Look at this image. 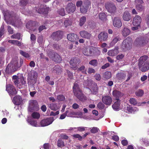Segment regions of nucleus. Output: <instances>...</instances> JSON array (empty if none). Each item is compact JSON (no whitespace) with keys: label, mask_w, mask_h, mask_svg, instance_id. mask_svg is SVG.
<instances>
[{"label":"nucleus","mask_w":149,"mask_h":149,"mask_svg":"<svg viewBox=\"0 0 149 149\" xmlns=\"http://www.w3.org/2000/svg\"><path fill=\"white\" fill-rule=\"evenodd\" d=\"M18 60L17 57H15L13 59L6 68V73L9 74L13 72L21 66L23 63V60L20 59L19 63L18 62Z\"/></svg>","instance_id":"f257e3e1"},{"label":"nucleus","mask_w":149,"mask_h":149,"mask_svg":"<svg viewBox=\"0 0 149 149\" xmlns=\"http://www.w3.org/2000/svg\"><path fill=\"white\" fill-rule=\"evenodd\" d=\"M6 16V19L12 25L18 27L22 24L20 19L18 18L13 12H8Z\"/></svg>","instance_id":"f03ea898"},{"label":"nucleus","mask_w":149,"mask_h":149,"mask_svg":"<svg viewBox=\"0 0 149 149\" xmlns=\"http://www.w3.org/2000/svg\"><path fill=\"white\" fill-rule=\"evenodd\" d=\"M83 84L86 86H89L91 85L92 86L91 89L88 88H86V91L88 92V94L92 93L95 94L98 92V87L96 84L95 83H91V81L88 80L87 81H85Z\"/></svg>","instance_id":"7ed1b4c3"},{"label":"nucleus","mask_w":149,"mask_h":149,"mask_svg":"<svg viewBox=\"0 0 149 149\" xmlns=\"http://www.w3.org/2000/svg\"><path fill=\"white\" fill-rule=\"evenodd\" d=\"M73 88L74 95L79 100L82 102H84L86 100V97L82 94L77 83L74 84Z\"/></svg>","instance_id":"20e7f679"},{"label":"nucleus","mask_w":149,"mask_h":149,"mask_svg":"<svg viewBox=\"0 0 149 149\" xmlns=\"http://www.w3.org/2000/svg\"><path fill=\"white\" fill-rule=\"evenodd\" d=\"M141 22V17L138 15H136L133 18V24L134 26L132 28V30H137L140 27V24Z\"/></svg>","instance_id":"39448f33"},{"label":"nucleus","mask_w":149,"mask_h":149,"mask_svg":"<svg viewBox=\"0 0 149 149\" xmlns=\"http://www.w3.org/2000/svg\"><path fill=\"white\" fill-rule=\"evenodd\" d=\"M47 54L49 57L55 62L59 63L62 61L61 57L57 53L53 52L51 50L48 51Z\"/></svg>","instance_id":"423d86ee"},{"label":"nucleus","mask_w":149,"mask_h":149,"mask_svg":"<svg viewBox=\"0 0 149 149\" xmlns=\"http://www.w3.org/2000/svg\"><path fill=\"white\" fill-rule=\"evenodd\" d=\"M38 109V106L37 102L35 100H31L29 101L28 110L30 112L33 111H37Z\"/></svg>","instance_id":"0eeeda50"},{"label":"nucleus","mask_w":149,"mask_h":149,"mask_svg":"<svg viewBox=\"0 0 149 149\" xmlns=\"http://www.w3.org/2000/svg\"><path fill=\"white\" fill-rule=\"evenodd\" d=\"M132 42V39L130 38H127L123 42L121 47L124 50L128 49L131 46Z\"/></svg>","instance_id":"6e6552de"},{"label":"nucleus","mask_w":149,"mask_h":149,"mask_svg":"<svg viewBox=\"0 0 149 149\" xmlns=\"http://www.w3.org/2000/svg\"><path fill=\"white\" fill-rule=\"evenodd\" d=\"M116 100L117 101L112 106L113 109L115 110H118L120 109L125 108V103L123 102L121 105H120V101L119 98H117Z\"/></svg>","instance_id":"1a4fd4ad"},{"label":"nucleus","mask_w":149,"mask_h":149,"mask_svg":"<svg viewBox=\"0 0 149 149\" xmlns=\"http://www.w3.org/2000/svg\"><path fill=\"white\" fill-rule=\"evenodd\" d=\"M6 90L10 96L15 95L17 93V91L14 87L11 84L6 85Z\"/></svg>","instance_id":"9d476101"},{"label":"nucleus","mask_w":149,"mask_h":149,"mask_svg":"<svg viewBox=\"0 0 149 149\" xmlns=\"http://www.w3.org/2000/svg\"><path fill=\"white\" fill-rule=\"evenodd\" d=\"M37 75L33 73L29 74L28 78V83L29 85H32L36 83Z\"/></svg>","instance_id":"9b49d317"},{"label":"nucleus","mask_w":149,"mask_h":149,"mask_svg":"<svg viewBox=\"0 0 149 149\" xmlns=\"http://www.w3.org/2000/svg\"><path fill=\"white\" fill-rule=\"evenodd\" d=\"M50 10L49 8L47 7L46 6H40V8L38 9V8L36 7V10L38 13L42 14L43 15H46L47 14L48 12Z\"/></svg>","instance_id":"f8f14e48"},{"label":"nucleus","mask_w":149,"mask_h":149,"mask_svg":"<svg viewBox=\"0 0 149 149\" xmlns=\"http://www.w3.org/2000/svg\"><path fill=\"white\" fill-rule=\"evenodd\" d=\"M92 50H93V53H92V51L91 50L90 51V54H88L86 52L87 50L85 49L82 51L83 53L85 55L93 56H98L100 53V51H99L97 48H92Z\"/></svg>","instance_id":"ddd939ff"},{"label":"nucleus","mask_w":149,"mask_h":149,"mask_svg":"<svg viewBox=\"0 0 149 149\" xmlns=\"http://www.w3.org/2000/svg\"><path fill=\"white\" fill-rule=\"evenodd\" d=\"M54 120V118L52 117L44 119L41 121L40 125L42 127L48 126L52 124Z\"/></svg>","instance_id":"4468645a"},{"label":"nucleus","mask_w":149,"mask_h":149,"mask_svg":"<svg viewBox=\"0 0 149 149\" xmlns=\"http://www.w3.org/2000/svg\"><path fill=\"white\" fill-rule=\"evenodd\" d=\"M105 7L108 11L111 13H115L116 10L115 6L112 3H106Z\"/></svg>","instance_id":"2eb2a0df"},{"label":"nucleus","mask_w":149,"mask_h":149,"mask_svg":"<svg viewBox=\"0 0 149 149\" xmlns=\"http://www.w3.org/2000/svg\"><path fill=\"white\" fill-rule=\"evenodd\" d=\"M91 4L90 2L88 1H84L80 8V11L82 13H85L87 12L88 7Z\"/></svg>","instance_id":"dca6fc26"},{"label":"nucleus","mask_w":149,"mask_h":149,"mask_svg":"<svg viewBox=\"0 0 149 149\" xmlns=\"http://www.w3.org/2000/svg\"><path fill=\"white\" fill-rule=\"evenodd\" d=\"M63 33L61 31H57L53 33L51 35V37L56 40L61 39L62 37Z\"/></svg>","instance_id":"f3484780"},{"label":"nucleus","mask_w":149,"mask_h":149,"mask_svg":"<svg viewBox=\"0 0 149 149\" xmlns=\"http://www.w3.org/2000/svg\"><path fill=\"white\" fill-rule=\"evenodd\" d=\"M76 6L74 4L70 3H68L67 5L66 9L68 13H72L75 10Z\"/></svg>","instance_id":"a211bd4d"},{"label":"nucleus","mask_w":149,"mask_h":149,"mask_svg":"<svg viewBox=\"0 0 149 149\" xmlns=\"http://www.w3.org/2000/svg\"><path fill=\"white\" fill-rule=\"evenodd\" d=\"M113 25L116 27H120L122 25L121 20L119 17H115L113 20Z\"/></svg>","instance_id":"6ab92c4d"},{"label":"nucleus","mask_w":149,"mask_h":149,"mask_svg":"<svg viewBox=\"0 0 149 149\" xmlns=\"http://www.w3.org/2000/svg\"><path fill=\"white\" fill-rule=\"evenodd\" d=\"M139 66L140 70L142 72H146L149 69V63L147 62H145L143 65L139 64Z\"/></svg>","instance_id":"aec40b11"},{"label":"nucleus","mask_w":149,"mask_h":149,"mask_svg":"<svg viewBox=\"0 0 149 149\" xmlns=\"http://www.w3.org/2000/svg\"><path fill=\"white\" fill-rule=\"evenodd\" d=\"M135 3L136 4V7L137 9L140 11H142L144 10V7L142 4L143 3L142 0H135Z\"/></svg>","instance_id":"412c9836"},{"label":"nucleus","mask_w":149,"mask_h":149,"mask_svg":"<svg viewBox=\"0 0 149 149\" xmlns=\"http://www.w3.org/2000/svg\"><path fill=\"white\" fill-rule=\"evenodd\" d=\"M102 100L103 102L106 105L111 104L112 102L111 98L109 96L103 97Z\"/></svg>","instance_id":"4be33fe9"},{"label":"nucleus","mask_w":149,"mask_h":149,"mask_svg":"<svg viewBox=\"0 0 149 149\" xmlns=\"http://www.w3.org/2000/svg\"><path fill=\"white\" fill-rule=\"evenodd\" d=\"M80 34L81 37L83 38L89 39L91 37V34L85 31H81L80 32Z\"/></svg>","instance_id":"5701e85b"},{"label":"nucleus","mask_w":149,"mask_h":149,"mask_svg":"<svg viewBox=\"0 0 149 149\" xmlns=\"http://www.w3.org/2000/svg\"><path fill=\"white\" fill-rule=\"evenodd\" d=\"M149 40L148 38H138L136 40L137 43L139 45H142L146 44Z\"/></svg>","instance_id":"b1692460"},{"label":"nucleus","mask_w":149,"mask_h":149,"mask_svg":"<svg viewBox=\"0 0 149 149\" xmlns=\"http://www.w3.org/2000/svg\"><path fill=\"white\" fill-rule=\"evenodd\" d=\"M79 60L76 58H72L70 61V64L72 66L71 68L73 70H76L77 69V65L79 63Z\"/></svg>","instance_id":"393cba45"},{"label":"nucleus","mask_w":149,"mask_h":149,"mask_svg":"<svg viewBox=\"0 0 149 149\" xmlns=\"http://www.w3.org/2000/svg\"><path fill=\"white\" fill-rule=\"evenodd\" d=\"M98 38L101 41H105L108 38V34L105 32H102L99 34Z\"/></svg>","instance_id":"a878e982"},{"label":"nucleus","mask_w":149,"mask_h":149,"mask_svg":"<svg viewBox=\"0 0 149 149\" xmlns=\"http://www.w3.org/2000/svg\"><path fill=\"white\" fill-rule=\"evenodd\" d=\"M122 18L124 20L128 21L131 19V16L128 12L125 11L123 14Z\"/></svg>","instance_id":"bb28decb"},{"label":"nucleus","mask_w":149,"mask_h":149,"mask_svg":"<svg viewBox=\"0 0 149 149\" xmlns=\"http://www.w3.org/2000/svg\"><path fill=\"white\" fill-rule=\"evenodd\" d=\"M67 38L68 40L71 42H74L78 39L77 36L74 34H70L68 35Z\"/></svg>","instance_id":"cd10ccee"},{"label":"nucleus","mask_w":149,"mask_h":149,"mask_svg":"<svg viewBox=\"0 0 149 149\" xmlns=\"http://www.w3.org/2000/svg\"><path fill=\"white\" fill-rule=\"evenodd\" d=\"M22 101V99L19 96H15L13 98V102L14 104L16 105H19Z\"/></svg>","instance_id":"c85d7f7f"},{"label":"nucleus","mask_w":149,"mask_h":149,"mask_svg":"<svg viewBox=\"0 0 149 149\" xmlns=\"http://www.w3.org/2000/svg\"><path fill=\"white\" fill-rule=\"evenodd\" d=\"M119 52L118 48H115L113 49L109 50L108 52V54L110 56H113L117 55Z\"/></svg>","instance_id":"c756f323"},{"label":"nucleus","mask_w":149,"mask_h":149,"mask_svg":"<svg viewBox=\"0 0 149 149\" xmlns=\"http://www.w3.org/2000/svg\"><path fill=\"white\" fill-rule=\"evenodd\" d=\"M130 33V30L126 27L124 28L122 31V35L125 37L129 35Z\"/></svg>","instance_id":"7c9ffc66"},{"label":"nucleus","mask_w":149,"mask_h":149,"mask_svg":"<svg viewBox=\"0 0 149 149\" xmlns=\"http://www.w3.org/2000/svg\"><path fill=\"white\" fill-rule=\"evenodd\" d=\"M148 58V56H144L141 57L139 59V64L140 65H143Z\"/></svg>","instance_id":"2f4dec72"},{"label":"nucleus","mask_w":149,"mask_h":149,"mask_svg":"<svg viewBox=\"0 0 149 149\" xmlns=\"http://www.w3.org/2000/svg\"><path fill=\"white\" fill-rule=\"evenodd\" d=\"M121 40V38L118 37L117 36L114 38L110 43V45L112 46H113L118 41H119Z\"/></svg>","instance_id":"473e14b6"},{"label":"nucleus","mask_w":149,"mask_h":149,"mask_svg":"<svg viewBox=\"0 0 149 149\" xmlns=\"http://www.w3.org/2000/svg\"><path fill=\"white\" fill-rule=\"evenodd\" d=\"M111 76V73L110 72L107 71L103 74V77L104 79H109Z\"/></svg>","instance_id":"72a5a7b5"},{"label":"nucleus","mask_w":149,"mask_h":149,"mask_svg":"<svg viewBox=\"0 0 149 149\" xmlns=\"http://www.w3.org/2000/svg\"><path fill=\"white\" fill-rule=\"evenodd\" d=\"M113 95V96L116 97H120L122 96L123 94L120 91H117L114 90L112 93Z\"/></svg>","instance_id":"f704fd0d"},{"label":"nucleus","mask_w":149,"mask_h":149,"mask_svg":"<svg viewBox=\"0 0 149 149\" xmlns=\"http://www.w3.org/2000/svg\"><path fill=\"white\" fill-rule=\"evenodd\" d=\"M27 121L28 123L33 126L36 127L38 126L37 122L34 120L28 119L27 120Z\"/></svg>","instance_id":"c9c22d12"},{"label":"nucleus","mask_w":149,"mask_h":149,"mask_svg":"<svg viewBox=\"0 0 149 149\" xmlns=\"http://www.w3.org/2000/svg\"><path fill=\"white\" fill-rule=\"evenodd\" d=\"M130 103L133 105H137L138 106L141 105V103H137L136 100L134 98H132L130 99L129 100Z\"/></svg>","instance_id":"e433bc0d"},{"label":"nucleus","mask_w":149,"mask_h":149,"mask_svg":"<svg viewBox=\"0 0 149 149\" xmlns=\"http://www.w3.org/2000/svg\"><path fill=\"white\" fill-rule=\"evenodd\" d=\"M8 42L10 43L16 45L18 46H20L21 45V43L17 40H10L8 41Z\"/></svg>","instance_id":"4c0bfd02"},{"label":"nucleus","mask_w":149,"mask_h":149,"mask_svg":"<svg viewBox=\"0 0 149 149\" xmlns=\"http://www.w3.org/2000/svg\"><path fill=\"white\" fill-rule=\"evenodd\" d=\"M48 106L52 110H56L58 109V108L56 106V105L53 103L48 104Z\"/></svg>","instance_id":"58836bf2"},{"label":"nucleus","mask_w":149,"mask_h":149,"mask_svg":"<svg viewBox=\"0 0 149 149\" xmlns=\"http://www.w3.org/2000/svg\"><path fill=\"white\" fill-rule=\"evenodd\" d=\"M57 146L60 148H62L65 146L64 143L61 139H58L57 142Z\"/></svg>","instance_id":"ea45409f"},{"label":"nucleus","mask_w":149,"mask_h":149,"mask_svg":"<svg viewBox=\"0 0 149 149\" xmlns=\"http://www.w3.org/2000/svg\"><path fill=\"white\" fill-rule=\"evenodd\" d=\"M86 18L85 16H83L81 17L80 19L79 25L82 26L85 23L86 21Z\"/></svg>","instance_id":"a19ab883"},{"label":"nucleus","mask_w":149,"mask_h":149,"mask_svg":"<svg viewBox=\"0 0 149 149\" xmlns=\"http://www.w3.org/2000/svg\"><path fill=\"white\" fill-rule=\"evenodd\" d=\"M31 116L33 118L37 119L39 118L40 116V114L37 112L33 113L32 114Z\"/></svg>","instance_id":"79ce46f5"},{"label":"nucleus","mask_w":149,"mask_h":149,"mask_svg":"<svg viewBox=\"0 0 149 149\" xmlns=\"http://www.w3.org/2000/svg\"><path fill=\"white\" fill-rule=\"evenodd\" d=\"M21 35L19 33H17L16 34H14L11 36L12 39H17L19 40L20 39Z\"/></svg>","instance_id":"37998d69"},{"label":"nucleus","mask_w":149,"mask_h":149,"mask_svg":"<svg viewBox=\"0 0 149 149\" xmlns=\"http://www.w3.org/2000/svg\"><path fill=\"white\" fill-rule=\"evenodd\" d=\"M125 56V54H119L116 56V58L117 60L120 61L124 58Z\"/></svg>","instance_id":"c03bdc74"},{"label":"nucleus","mask_w":149,"mask_h":149,"mask_svg":"<svg viewBox=\"0 0 149 149\" xmlns=\"http://www.w3.org/2000/svg\"><path fill=\"white\" fill-rule=\"evenodd\" d=\"M125 75L123 73H119L117 74V77L119 80L124 79L125 77Z\"/></svg>","instance_id":"a18cd8bd"},{"label":"nucleus","mask_w":149,"mask_h":149,"mask_svg":"<svg viewBox=\"0 0 149 149\" xmlns=\"http://www.w3.org/2000/svg\"><path fill=\"white\" fill-rule=\"evenodd\" d=\"M99 17L101 20H104L106 18V15L104 13H101L99 14Z\"/></svg>","instance_id":"49530a36"},{"label":"nucleus","mask_w":149,"mask_h":149,"mask_svg":"<svg viewBox=\"0 0 149 149\" xmlns=\"http://www.w3.org/2000/svg\"><path fill=\"white\" fill-rule=\"evenodd\" d=\"M89 64L93 66H96L97 65V62L96 60H92L89 62Z\"/></svg>","instance_id":"de8ad7c7"},{"label":"nucleus","mask_w":149,"mask_h":149,"mask_svg":"<svg viewBox=\"0 0 149 149\" xmlns=\"http://www.w3.org/2000/svg\"><path fill=\"white\" fill-rule=\"evenodd\" d=\"M4 27L3 25H2L0 29V39L1 38L2 36L4 34Z\"/></svg>","instance_id":"09e8293b"},{"label":"nucleus","mask_w":149,"mask_h":149,"mask_svg":"<svg viewBox=\"0 0 149 149\" xmlns=\"http://www.w3.org/2000/svg\"><path fill=\"white\" fill-rule=\"evenodd\" d=\"M57 99L59 101H63L65 100V97L63 95L61 94L57 96Z\"/></svg>","instance_id":"8fccbe9b"},{"label":"nucleus","mask_w":149,"mask_h":149,"mask_svg":"<svg viewBox=\"0 0 149 149\" xmlns=\"http://www.w3.org/2000/svg\"><path fill=\"white\" fill-rule=\"evenodd\" d=\"M144 93L143 91L142 90H139L137 91L136 93V95L138 96H141L143 95Z\"/></svg>","instance_id":"3c124183"},{"label":"nucleus","mask_w":149,"mask_h":149,"mask_svg":"<svg viewBox=\"0 0 149 149\" xmlns=\"http://www.w3.org/2000/svg\"><path fill=\"white\" fill-rule=\"evenodd\" d=\"M20 53L26 58H29L30 57L29 54L22 50L20 51Z\"/></svg>","instance_id":"603ef678"},{"label":"nucleus","mask_w":149,"mask_h":149,"mask_svg":"<svg viewBox=\"0 0 149 149\" xmlns=\"http://www.w3.org/2000/svg\"><path fill=\"white\" fill-rule=\"evenodd\" d=\"M99 129L97 127H93L90 130L91 132L92 133H95L98 132Z\"/></svg>","instance_id":"864d4df0"},{"label":"nucleus","mask_w":149,"mask_h":149,"mask_svg":"<svg viewBox=\"0 0 149 149\" xmlns=\"http://www.w3.org/2000/svg\"><path fill=\"white\" fill-rule=\"evenodd\" d=\"M58 13L60 15L63 16L65 15V12L64 8H61L58 10Z\"/></svg>","instance_id":"5fc2aeb1"},{"label":"nucleus","mask_w":149,"mask_h":149,"mask_svg":"<svg viewBox=\"0 0 149 149\" xmlns=\"http://www.w3.org/2000/svg\"><path fill=\"white\" fill-rule=\"evenodd\" d=\"M54 69L56 71V72L57 74L60 73L61 71V68L59 66H56Z\"/></svg>","instance_id":"6e6d98bb"},{"label":"nucleus","mask_w":149,"mask_h":149,"mask_svg":"<svg viewBox=\"0 0 149 149\" xmlns=\"http://www.w3.org/2000/svg\"><path fill=\"white\" fill-rule=\"evenodd\" d=\"M85 67L84 65H82L80 68L78 69V70L82 71V72L85 74H86V70H84Z\"/></svg>","instance_id":"4d7b16f0"},{"label":"nucleus","mask_w":149,"mask_h":149,"mask_svg":"<svg viewBox=\"0 0 149 149\" xmlns=\"http://www.w3.org/2000/svg\"><path fill=\"white\" fill-rule=\"evenodd\" d=\"M32 43H34L36 40V36L33 34H31L30 37Z\"/></svg>","instance_id":"13d9d810"},{"label":"nucleus","mask_w":149,"mask_h":149,"mask_svg":"<svg viewBox=\"0 0 149 149\" xmlns=\"http://www.w3.org/2000/svg\"><path fill=\"white\" fill-rule=\"evenodd\" d=\"M87 128V127H79L77 128H74L77 129V131H79L80 132H83L85 131V128Z\"/></svg>","instance_id":"bf43d9fd"},{"label":"nucleus","mask_w":149,"mask_h":149,"mask_svg":"<svg viewBox=\"0 0 149 149\" xmlns=\"http://www.w3.org/2000/svg\"><path fill=\"white\" fill-rule=\"evenodd\" d=\"M28 0H20V3L22 6H25L27 3Z\"/></svg>","instance_id":"052dcab7"},{"label":"nucleus","mask_w":149,"mask_h":149,"mask_svg":"<svg viewBox=\"0 0 149 149\" xmlns=\"http://www.w3.org/2000/svg\"><path fill=\"white\" fill-rule=\"evenodd\" d=\"M127 105V112L129 113H132V107H130V106L129 105Z\"/></svg>","instance_id":"680f3d73"},{"label":"nucleus","mask_w":149,"mask_h":149,"mask_svg":"<svg viewBox=\"0 0 149 149\" xmlns=\"http://www.w3.org/2000/svg\"><path fill=\"white\" fill-rule=\"evenodd\" d=\"M94 78L97 81L100 80L101 79L100 75L99 74H96L94 76Z\"/></svg>","instance_id":"e2e57ef3"},{"label":"nucleus","mask_w":149,"mask_h":149,"mask_svg":"<svg viewBox=\"0 0 149 149\" xmlns=\"http://www.w3.org/2000/svg\"><path fill=\"white\" fill-rule=\"evenodd\" d=\"M145 145L146 146H149V139H144L143 141Z\"/></svg>","instance_id":"0e129e2a"},{"label":"nucleus","mask_w":149,"mask_h":149,"mask_svg":"<svg viewBox=\"0 0 149 149\" xmlns=\"http://www.w3.org/2000/svg\"><path fill=\"white\" fill-rule=\"evenodd\" d=\"M60 136L61 138L63 139H67L68 138V136L65 134H62Z\"/></svg>","instance_id":"69168bd1"},{"label":"nucleus","mask_w":149,"mask_h":149,"mask_svg":"<svg viewBox=\"0 0 149 149\" xmlns=\"http://www.w3.org/2000/svg\"><path fill=\"white\" fill-rule=\"evenodd\" d=\"M8 31L9 33L10 34H12L13 33V29L9 26L8 27Z\"/></svg>","instance_id":"338daca9"},{"label":"nucleus","mask_w":149,"mask_h":149,"mask_svg":"<svg viewBox=\"0 0 149 149\" xmlns=\"http://www.w3.org/2000/svg\"><path fill=\"white\" fill-rule=\"evenodd\" d=\"M97 107L100 109H103L104 108V105L102 103L100 102L98 104Z\"/></svg>","instance_id":"774afa93"}]
</instances>
